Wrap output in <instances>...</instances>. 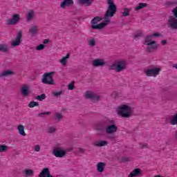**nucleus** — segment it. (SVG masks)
Segmentation results:
<instances>
[{
	"label": "nucleus",
	"mask_w": 177,
	"mask_h": 177,
	"mask_svg": "<svg viewBox=\"0 0 177 177\" xmlns=\"http://www.w3.org/2000/svg\"><path fill=\"white\" fill-rule=\"evenodd\" d=\"M106 167V163L103 162H98L97 164V171L98 172H103V171H104V167Z\"/></svg>",
	"instance_id": "obj_20"
},
{
	"label": "nucleus",
	"mask_w": 177,
	"mask_h": 177,
	"mask_svg": "<svg viewBox=\"0 0 177 177\" xmlns=\"http://www.w3.org/2000/svg\"><path fill=\"white\" fill-rule=\"evenodd\" d=\"M144 45H147V47L146 48V52L148 53H152L154 50H157L158 49V45L157 44V41H153V37L151 35H147L144 41Z\"/></svg>",
	"instance_id": "obj_3"
},
{
	"label": "nucleus",
	"mask_w": 177,
	"mask_h": 177,
	"mask_svg": "<svg viewBox=\"0 0 177 177\" xmlns=\"http://www.w3.org/2000/svg\"><path fill=\"white\" fill-rule=\"evenodd\" d=\"M0 52H3L4 53L8 52V46L5 44H0Z\"/></svg>",
	"instance_id": "obj_27"
},
{
	"label": "nucleus",
	"mask_w": 177,
	"mask_h": 177,
	"mask_svg": "<svg viewBox=\"0 0 177 177\" xmlns=\"http://www.w3.org/2000/svg\"><path fill=\"white\" fill-rule=\"evenodd\" d=\"M55 72L46 73L43 75V78L41 79V82L46 84V85H55V81L53 80V77Z\"/></svg>",
	"instance_id": "obj_5"
},
{
	"label": "nucleus",
	"mask_w": 177,
	"mask_h": 177,
	"mask_svg": "<svg viewBox=\"0 0 177 177\" xmlns=\"http://www.w3.org/2000/svg\"><path fill=\"white\" fill-rule=\"evenodd\" d=\"M142 36H143V33L142 32H139L135 35L134 39H136V38L138 39L142 38Z\"/></svg>",
	"instance_id": "obj_41"
},
{
	"label": "nucleus",
	"mask_w": 177,
	"mask_h": 177,
	"mask_svg": "<svg viewBox=\"0 0 177 177\" xmlns=\"http://www.w3.org/2000/svg\"><path fill=\"white\" fill-rule=\"evenodd\" d=\"M45 45L44 44H39L36 47V50H44L45 49Z\"/></svg>",
	"instance_id": "obj_38"
},
{
	"label": "nucleus",
	"mask_w": 177,
	"mask_h": 177,
	"mask_svg": "<svg viewBox=\"0 0 177 177\" xmlns=\"http://www.w3.org/2000/svg\"><path fill=\"white\" fill-rule=\"evenodd\" d=\"M23 174H24V175H26V176H32V175H34V170L25 169L23 171Z\"/></svg>",
	"instance_id": "obj_24"
},
{
	"label": "nucleus",
	"mask_w": 177,
	"mask_h": 177,
	"mask_svg": "<svg viewBox=\"0 0 177 177\" xmlns=\"http://www.w3.org/2000/svg\"><path fill=\"white\" fill-rule=\"evenodd\" d=\"M50 111L41 112L38 114L37 117H39L40 118H45V115H50Z\"/></svg>",
	"instance_id": "obj_34"
},
{
	"label": "nucleus",
	"mask_w": 177,
	"mask_h": 177,
	"mask_svg": "<svg viewBox=\"0 0 177 177\" xmlns=\"http://www.w3.org/2000/svg\"><path fill=\"white\" fill-rule=\"evenodd\" d=\"M20 21V15H12L11 19L6 20L7 26H16Z\"/></svg>",
	"instance_id": "obj_6"
},
{
	"label": "nucleus",
	"mask_w": 177,
	"mask_h": 177,
	"mask_svg": "<svg viewBox=\"0 0 177 177\" xmlns=\"http://www.w3.org/2000/svg\"><path fill=\"white\" fill-rule=\"evenodd\" d=\"M117 69L115 70L116 73H121V71H124L127 68V65L128 63L127 61H119L116 62Z\"/></svg>",
	"instance_id": "obj_11"
},
{
	"label": "nucleus",
	"mask_w": 177,
	"mask_h": 177,
	"mask_svg": "<svg viewBox=\"0 0 177 177\" xmlns=\"http://www.w3.org/2000/svg\"><path fill=\"white\" fill-rule=\"evenodd\" d=\"M35 99H37V100L42 102V100H45V99H46V95L45 93H43L40 95H37Z\"/></svg>",
	"instance_id": "obj_32"
},
{
	"label": "nucleus",
	"mask_w": 177,
	"mask_h": 177,
	"mask_svg": "<svg viewBox=\"0 0 177 177\" xmlns=\"http://www.w3.org/2000/svg\"><path fill=\"white\" fill-rule=\"evenodd\" d=\"M28 106L30 107V109H32V107H38L39 106V103L35 101H32L28 104Z\"/></svg>",
	"instance_id": "obj_30"
},
{
	"label": "nucleus",
	"mask_w": 177,
	"mask_h": 177,
	"mask_svg": "<svg viewBox=\"0 0 177 177\" xmlns=\"http://www.w3.org/2000/svg\"><path fill=\"white\" fill-rule=\"evenodd\" d=\"M108 124V119L101 120L94 124L93 129L100 133H106Z\"/></svg>",
	"instance_id": "obj_4"
},
{
	"label": "nucleus",
	"mask_w": 177,
	"mask_h": 177,
	"mask_svg": "<svg viewBox=\"0 0 177 177\" xmlns=\"http://www.w3.org/2000/svg\"><path fill=\"white\" fill-rule=\"evenodd\" d=\"M128 161H129V158L122 157L120 158V162H128Z\"/></svg>",
	"instance_id": "obj_45"
},
{
	"label": "nucleus",
	"mask_w": 177,
	"mask_h": 177,
	"mask_svg": "<svg viewBox=\"0 0 177 177\" xmlns=\"http://www.w3.org/2000/svg\"><path fill=\"white\" fill-rule=\"evenodd\" d=\"M38 26H34L29 29V34H30L31 37H35L38 34Z\"/></svg>",
	"instance_id": "obj_18"
},
{
	"label": "nucleus",
	"mask_w": 177,
	"mask_h": 177,
	"mask_svg": "<svg viewBox=\"0 0 177 177\" xmlns=\"http://www.w3.org/2000/svg\"><path fill=\"white\" fill-rule=\"evenodd\" d=\"M80 3L86 6H91L93 3V0H80Z\"/></svg>",
	"instance_id": "obj_25"
},
{
	"label": "nucleus",
	"mask_w": 177,
	"mask_h": 177,
	"mask_svg": "<svg viewBox=\"0 0 177 177\" xmlns=\"http://www.w3.org/2000/svg\"><path fill=\"white\" fill-rule=\"evenodd\" d=\"M174 16V18H176L177 17V6L176 8H174L172 10H171Z\"/></svg>",
	"instance_id": "obj_46"
},
{
	"label": "nucleus",
	"mask_w": 177,
	"mask_h": 177,
	"mask_svg": "<svg viewBox=\"0 0 177 177\" xmlns=\"http://www.w3.org/2000/svg\"><path fill=\"white\" fill-rule=\"evenodd\" d=\"M21 38H23V32L21 31L18 32L15 40L11 43V46L12 48H16V46H19L21 44Z\"/></svg>",
	"instance_id": "obj_10"
},
{
	"label": "nucleus",
	"mask_w": 177,
	"mask_h": 177,
	"mask_svg": "<svg viewBox=\"0 0 177 177\" xmlns=\"http://www.w3.org/2000/svg\"><path fill=\"white\" fill-rule=\"evenodd\" d=\"M109 71L117 70V62L111 65L109 68Z\"/></svg>",
	"instance_id": "obj_43"
},
{
	"label": "nucleus",
	"mask_w": 177,
	"mask_h": 177,
	"mask_svg": "<svg viewBox=\"0 0 177 177\" xmlns=\"http://www.w3.org/2000/svg\"><path fill=\"white\" fill-rule=\"evenodd\" d=\"M86 99H90L93 102H99L100 97L91 91H86L85 94Z\"/></svg>",
	"instance_id": "obj_12"
},
{
	"label": "nucleus",
	"mask_w": 177,
	"mask_h": 177,
	"mask_svg": "<svg viewBox=\"0 0 177 177\" xmlns=\"http://www.w3.org/2000/svg\"><path fill=\"white\" fill-rule=\"evenodd\" d=\"M116 113L122 118H129L133 113L132 107L129 105H121L116 109Z\"/></svg>",
	"instance_id": "obj_2"
},
{
	"label": "nucleus",
	"mask_w": 177,
	"mask_h": 177,
	"mask_svg": "<svg viewBox=\"0 0 177 177\" xmlns=\"http://www.w3.org/2000/svg\"><path fill=\"white\" fill-rule=\"evenodd\" d=\"M118 127L114 124V121L108 119V125H106V133H115Z\"/></svg>",
	"instance_id": "obj_7"
},
{
	"label": "nucleus",
	"mask_w": 177,
	"mask_h": 177,
	"mask_svg": "<svg viewBox=\"0 0 177 177\" xmlns=\"http://www.w3.org/2000/svg\"><path fill=\"white\" fill-rule=\"evenodd\" d=\"M73 5H74L73 0H64L60 4V7L62 9H65L66 7L73 6Z\"/></svg>",
	"instance_id": "obj_16"
},
{
	"label": "nucleus",
	"mask_w": 177,
	"mask_h": 177,
	"mask_svg": "<svg viewBox=\"0 0 177 177\" xmlns=\"http://www.w3.org/2000/svg\"><path fill=\"white\" fill-rule=\"evenodd\" d=\"M74 84H75V82H72L69 85H68V91H73L74 90Z\"/></svg>",
	"instance_id": "obj_40"
},
{
	"label": "nucleus",
	"mask_w": 177,
	"mask_h": 177,
	"mask_svg": "<svg viewBox=\"0 0 177 177\" xmlns=\"http://www.w3.org/2000/svg\"><path fill=\"white\" fill-rule=\"evenodd\" d=\"M173 67H174V68H176V70H177V64H174L173 65Z\"/></svg>",
	"instance_id": "obj_53"
},
{
	"label": "nucleus",
	"mask_w": 177,
	"mask_h": 177,
	"mask_svg": "<svg viewBox=\"0 0 177 177\" xmlns=\"http://www.w3.org/2000/svg\"><path fill=\"white\" fill-rule=\"evenodd\" d=\"M31 92L30 91V87L26 84L22 85L21 88V95L24 97H28Z\"/></svg>",
	"instance_id": "obj_13"
},
{
	"label": "nucleus",
	"mask_w": 177,
	"mask_h": 177,
	"mask_svg": "<svg viewBox=\"0 0 177 177\" xmlns=\"http://www.w3.org/2000/svg\"><path fill=\"white\" fill-rule=\"evenodd\" d=\"M41 151V147L38 145L35 146V151Z\"/></svg>",
	"instance_id": "obj_49"
},
{
	"label": "nucleus",
	"mask_w": 177,
	"mask_h": 177,
	"mask_svg": "<svg viewBox=\"0 0 177 177\" xmlns=\"http://www.w3.org/2000/svg\"><path fill=\"white\" fill-rule=\"evenodd\" d=\"M167 27L172 30H177V17L175 18V17H169Z\"/></svg>",
	"instance_id": "obj_9"
},
{
	"label": "nucleus",
	"mask_w": 177,
	"mask_h": 177,
	"mask_svg": "<svg viewBox=\"0 0 177 177\" xmlns=\"http://www.w3.org/2000/svg\"><path fill=\"white\" fill-rule=\"evenodd\" d=\"M151 36H152V38H154V37H162V35L160 33H153L151 35Z\"/></svg>",
	"instance_id": "obj_47"
},
{
	"label": "nucleus",
	"mask_w": 177,
	"mask_h": 177,
	"mask_svg": "<svg viewBox=\"0 0 177 177\" xmlns=\"http://www.w3.org/2000/svg\"><path fill=\"white\" fill-rule=\"evenodd\" d=\"M43 44H49V39H44L43 41Z\"/></svg>",
	"instance_id": "obj_50"
},
{
	"label": "nucleus",
	"mask_w": 177,
	"mask_h": 177,
	"mask_svg": "<svg viewBox=\"0 0 177 177\" xmlns=\"http://www.w3.org/2000/svg\"><path fill=\"white\" fill-rule=\"evenodd\" d=\"M70 58V55L67 54L66 56L62 58V59L60 60V63L61 64H63V66H65V64H66L67 63V59Z\"/></svg>",
	"instance_id": "obj_28"
},
{
	"label": "nucleus",
	"mask_w": 177,
	"mask_h": 177,
	"mask_svg": "<svg viewBox=\"0 0 177 177\" xmlns=\"http://www.w3.org/2000/svg\"><path fill=\"white\" fill-rule=\"evenodd\" d=\"M47 132H48V133H53L56 132V129H55L54 127H50L47 129Z\"/></svg>",
	"instance_id": "obj_39"
},
{
	"label": "nucleus",
	"mask_w": 177,
	"mask_h": 177,
	"mask_svg": "<svg viewBox=\"0 0 177 177\" xmlns=\"http://www.w3.org/2000/svg\"><path fill=\"white\" fill-rule=\"evenodd\" d=\"M170 124L171 125H177V113L174 114V115L173 116L170 121Z\"/></svg>",
	"instance_id": "obj_31"
},
{
	"label": "nucleus",
	"mask_w": 177,
	"mask_h": 177,
	"mask_svg": "<svg viewBox=\"0 0 177 177\" xmlns=\"http://www.w3.org/2000/svg\"><path fill=\"white\" fill-rule=\"evenodd\" d=\"M79 151H80L81 153H85V149L82 148H79Z\"/></svg>",
	"instance_id": "obj_51"
},
{
	"label": "nucleus",
	"mask_w": 177,
	"mask_h": 177,
	"mask_svg": "<svg viewBox=\"0 0 177 177\" xmlns=\"http://www.w3.org/2000/svg\"><path fill=\"white\" fill-rule=\"evenodd\" d=\"M53 154L57 158H63L67 154V152L60 147H56L53 149Z\"/></svg>",
	"instance_id": "obj_8"
},
{
	"label": "nucleus",
	"mask_w": 177,
	"mask_h": 177,
	"mask_svg": "<svg viewBox=\"0 0 177 177\" xmlns=\"http://www.w3.org/2000/svg\"><path fill=\"white\" fill-rule=\"evenodd\" d=\"M20 135H21L22 136H26V133H21Z\"/></svg>",
	"instance_id": "obj_54"
},
{
	"label": "nucleus",
	"mask_w": 177,
	"mask_h": 177,
	"mask_svg": "<svg viewBox=\"0 0 177 177\" xmlns=\"http://www.w3.org/2000/svg\"><path fill=\"white\" fill-rule=\"evenodd\" d=\"M175 138L176 139H177V133L175 135Z\"/></svg>",
	"instance_id": "obj_55"
},
{
	"label": "nucleus",
	"mask_w": 177,
	"mask_h": 177,
	"mask_svg": "<svg viewBox=\"0 0 177 177\" xmlns=\"http://www.w3.org/2000/svg\"><path fill=\"white\" fill-rule=\"evenodd\" d=\"M147 6V3H140L137 7H136V10H140V9H143V8H146Z\"/></svg>",
	"instance_id": "obj_29"
},
{
	"label": "nucleus",
	"mask_w": 177,
	"mask_h": 177,
	"mask_svg": "<svg viewBox=\"0 0 177 177\" xmlns=\"http://www.w3.org/2000/svg\"><path fill=\"white\" fill-rule=\"evenodd\" d=\"M167 42V40H162L161 41V44H162V45H166Z\"/></svg>",
	"instance_id": "obj_52"
},
{
	"label": "nucleus",
	"mask_w": 177,
	"mask_h": 177,
	"mask_svg": "<svg viewBox=\"0 0 177 177\" xmlns=\"http://www.w3.org/2000/svg\"><path fill=\"white\" fill-rule=\"evenodd\" d=\"M107 4L108 8L104 16V22L97 24L99 21L103 20V17H95L91 19V28H93V30H102V28H104V27H106V26L110 23V19H111V17H114V15L117 12V6H115V3H114L113 0H108Z\"/></svg>",
	"instance_id": "obj_1"
},
{
	"label": "nucleus",
	"mask_w": 177,
	"mask_h": 177,
	"mask_svg": "<svg viewBox=\"0 0 177 177\" xmlns=\"http://www.w3.org/2000/svg\"><path fill=\"white\" fill-rule=\"evenodd\" d=\"M39 177H53V176L50 175V171L48 167H46L41 170L40 174H39Z\"/></svg>",
	"instance_id": "obj_17"
},
{
	"label": "nucleus",
	"mask_w": 177,
	"mask_h": 177,
	"mask_svg": "<svg viewBox=\"0 0 177 177\" xmlns=\"http://www.w3.org/2000/svg\"><path fill=\"white\" fill-rule=\"evenodd\" d=\"M6 150H8V146L6 145H0V152L1 153H3L5 151H6Z\"/></svg>",
	"instance_id": "obj_36"
},
{
	"label": "nucleus",
	"mask_w": 177,
	"mask_h": 177,
	"mask_svg": "<svg viewBox=\"0 0 177 177\" xmlns=\"http://www.w3.org/2000/svg\"><path fill=\"white\" fill-rule=\"evenodd\" d=\"M107 144L108 142L106 140H98L94 142V146H95L96 147H103L104 146H107Z\"/></svg>",
	"instance_id": "obj_19"
},
{
	"label": "nucleus",
	"mask_w": 177,
	"mask_h": 177,
	"mask_svg": "<svg viewBox=\"0 0 177 177\" xmlns=\"http://www.w3.org/2000/svg\"><path fill=\"white\" fill-rule=\"evenodd\" d=\"M90 46H95L96 45V39H93L88 41Z\"/></svg>",
	"instance_id": "obj_42"
},
{
	"label": "nucleus",
	"mask_w": 177,
	"mask_h": 177,
	"mask_svg": "<svg viewBox=\"0 0 177 177\" xmlns=\"http://www.w3.org/2000/svg\"><path fill=\"white\" fill-rule=\"evenodd\" d=\"M141 149H149V145L147 143L141 144Z\"/></svg>",
	"instance_id": "obj_48"
},
{
	"label": "nucleus",
	"mask_w": 177,
	"mask_h": 177,
	"mask_svg": "<svg viewBox=\"0 0 177 177\" xmlns=\"http://www.w3.org/2000/svg\"><path fill=\"white\" fill-rule=\"evenodd\" d=\"M161 69L160 68H153L146 71L145 74L148 77H150V75H158Z\"/></svg>",
	"instance_id": "obj_14"
},
{
	"label": "nucleus",
	"mask_w": 177,
	"mask_h": 177,
	"mask_svg": "<svg viewBox=\"0 0 177 177\" xmlns=\"http://www.w3.org/2000/svg\"><path fill=\"white\" fill-rule=\"evenodd\" d=\"M93 67H103V66H106V62L104 59L97 58L93 61Z\"/></svg>",
	"instance_id": "obj_15"
},
{
	"label": "nucleus",
	"mask_w": 177,
	"mask_h": 177,
	"mask_svg": "<svg viewBox=\"0 0 177 177\" xmlns=\"http://www.w3.org/2000/svg\"><path fill=\"white\" fill-rule=\"evenodd\" d=\"M18 131H19V133H26L24 132V126L23 125H19L18 126V128H17Z\"/></svg>",
	"instance_id": "obj_37"
},
{
	"label": "nucleus",
	"mask_w": 177,
	"mask_h": 177,
	"mask_svg": "<svg viewBox=\"0 0 177 177\" xmlns=\"http://www.w3.org/2000/svg\"><path fill=\"white\" fill-rule=\"evenodd\" d=\"M15 73L12 71H4L0 74V78H4V77H8V75H13Z\"/></svg>",
	"instance_id": "obj_21"
},
{
	"label": "nucleus",
	"mask_w": 177,
	"mask_h": 177,
	"mask_svg": "<svg viewBox=\"0 0 177 177\" xmlns=\"http://www.w3.org/2000/svg\"><path fill=\"white\" fill-rule=\"evenodd\" d=\"M53 96H55V97H59V96H61V95H63V91H54L53 92Z\"/></svg>",
	"instance_id": "obj_35"
},
{
	"label": "nucleus",
	"mask_w": 177,
	"mask_h": 177,
	"mask_svg": "<svg viewBox=\"0 0 177 177\" xmlns=\"http://www.w3.org/2000/svg\"><path fill=\"white\" fill-rule=\"evenodd\" d=\"M106 138L109 140H115L116 137L114 136V133H106Z\"/></svg>",
	"instance_id": "obj_33"
},
{
	"label": "nucleus",
	"mask_w": 177,
	"mask_h": 177,
	"mask_svg": "<svg viewBox=\"0 0 177 177\" xmlns=\"http://www.w3.org/2000/svg\"><path fill=\"white\" fill-rule=\"evenodd\" d=\"M136 129H138V127H136V128H135V131H136Z\"/></svg>",
	"instance_id": "obj_56"
},
{
	"label": "nucleus",
	"mask_w": 177,
	"mask_h": 177,
	"mask_svg": "<svg viewBox=\"0 0 177 177\" xmlns=\"http://www.w3.org/2000/svg\"><path fill=\"white\" fill-rule=\"evenodd\" d=\"M124 12H121L123 17L130 16L129 12H131V9L125 8H124Z\"/></svg>",
	"instance_id": "obj_26"
},
{
	"label": "nucleus",
	"mask_w": 177,
	"mask_h": 177,
	"mask_svg": "<svg viewBox=\"0 0 177 177\" xmlns=\"http://www.w3.org/2000/svg\"><path fill=\"white\" fill-rule=\"evenodd\" d=\"M142 172V170L140 169H135L133 171L130 173L129 175V177H135L138 176L140 173Z\"/></svg>",
	"instance_id": "obj_22"
},
{
	"label": "nucleus",
	"mask_w": 177,
	"mask_h": 177,
	"mask_svg": "<svg viewBox=\"0 0 177 177\" xmlns=\"http://www.w3.org/2000/svg\"><path fill=\"white\" fill-rule=\"evenodd\" d=\"M55 117L57 118L58 121H60V120H62V118H63V115L62 113H56Z\"/></svg>",
	"instance_id": "obj_44"
},
{
	"label": "nucleus",
	"mask_w": 177,
	"mask_h": 177,
	"mask_svg": "<svg viewBox=\"0 0 177 177\" xmlns=\"http://www.w3.org/2000/svg\"><path fill=\"white\" fill-rule=\"evenodd\" d=\"M35 15V14L34 13V11H32V10H29L27 14V16H26L27 21H31V20H32Z\"/></svg>",
	"instance_id": "obj_23"
}]
</instances>
